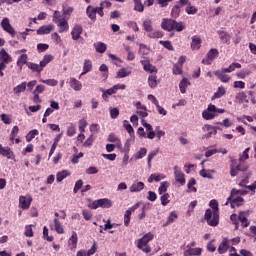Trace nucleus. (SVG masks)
I'll use <instances>...</instances> for the list:
<instances>
[{
    "label": "nucleus",
    "instance_id": "1",
    "mask_svg": "<svg viewBox=\"0 0 256 256\" xmlns=\"http://www.w3.org/2000/svg\"><path fill=\"white\" fill-rule=\"evenodd\" d=\"M153 239H155V235H153V233H146L142 238L137 240V248L143 253H151V246L149 245V242L153 241Z\"/></svg>",
    "mask_w": 256,
    "mask_h": 256
},
{
    "label": "nucleus",
    "instance_id": "2",
    "mask_svg": "<svg viewBox=\"0 0 256 256\" xmlns=\"http://www.w3.org/2000/svg\"><path fill=\"white\" fill-rule=\"evenodd\" d=\"M219 113H225V109H220L214 104H209L208 108L202 112V117L206 121H211L214 117H217Z\"/></svg>",
    "mask_w": 256,
    "mask_h": 256
},
{
    "label": "nucleus",
    "instance_id": "3",
    "mask_svg": "<svg viewBox=\"0 0 256 256\" xmlns=\"http://www.w3.org/2000/svg\"><path fill=\"white\" fill-rule=\"evenodd\" d=\"M204 219L210 227L219 225V213L212 211L210 208L206 209Z\"/></svg>",
    "mask_w": 256,
    "mask_h": 256
},
{
    "label": "nucleus",
    "instance_id": "4",
    "mask_svg": "<svg viewBox=\"0 0 256 256\" xmlns=\"http://www.w3.org/2000/svg\"><path fill=\"white\" fill-rule=\"evenodd\" d=\"M99 207L102 209H111V207H113V202L109 198H102L93 201L92 209H99Z\"/></svg>",
    "mask_w": 256,
    "mask_h": 256
},
{
    "label": "nucleus",
    "instance_id": "5",
    "mask_svg": "<svg viewBox=\"0 0 256 256\" xmlns=\"http://www.w3.org/2000/svg\"><path fill=\"white\" fill-rule=\"evenodd\" d=\"M217 57H219V50H217V48H212L207 52L206 58L202 60V63L203 65H211Z\"/></svg>",
    "mask_w": 256,
    "mask_h": 256
},
{
    "label": "nucleus",
    "instance_id": "6",
    "mask_svg": "<svg viewBox=\"0 0 256 256\" xmlns=\"http://www.w3.org/2000/svg\"><path fill=\"white\" fill-rule=\"evenodd\" d=\"M0 25L3 31L8 33L11 37H15V35H17V32L15 31V28H13V26L11 25L9 18H3Z\"/></svg>",
    "mask_w": 256,
    "mask_h": 256
},
{
    "label": "nucleus",
    "instance_id": "7",
    "mask_svg": "<svg viewBox=\"0 0 256 256\" xmlns=\"http://www.w3.org/2000/svg\"><path fill=\"white\" fill-rule=\"evenodd\" d=\"M179 3L185 7V13L187 15H197L199 12L196 6L191 5V0H179Z\"/></svg>",
    "mask_w": 256,
    "mask_h": 256
},
{
    "label": "nucleus",
    "instance_id": "8",
    "mask_svg": "<svg viewBox=\"0 0 256 256\" xmlns=\"http://www.w3.org/2000/svg\"><path fill=\"white\" fill-rule=\"evenodd\" d=\"M141 65L143 66L144 71L147 73H157V67L151 64L149 58L145 57L143 60L140 61Z\"/></svg>",
    "mask_w": 256,
    "mask_h": 256
},
{
    "label": "nucleus",
    "instance_id": "9",
    "mask_svg": "<svg viewBox=\"0 0 256 256\" xmlns=\"http://www.w3.org/2000/svg\"><path fill=\"white\" fill-rule=\"evenodd\" d=\"M243 201H245V199H243V197L241 196H238L234 199L231 197H228L225 205H229L230 203V207L232 209H235V207H241V205H243Z\"/></svg>",
    "mask_w": 256,
    "mask_h": 256
},
{
    "label": "nucleus",
    "instance_id": "10",
    "mask_svg": "<svg viewBox=\"0 0 256 256\" xmlns=\"http://www.w3.org/2000/svg\"><path fill=\"white\" fill-rule=\"evenodd\" d=\"M33 202V198L31 196H20L19 197V207L21 209H29L31 207V203Z\"/></svg>",
    "mask_w": 256,
    "mask_h": 256
},
{
    "label": "nucleus",
    "instance_id": "11",
    "mask_svg": "<svg viewBox=\"0 0 256 256\" xmlns=\"http://www.w3.org/2000/svg\"><path fill=\"white\" fill-rule=\"evenodd\" d=\"M174 177L176 183H180V185H185V174L181 171V168L178 166L174 167Z\"/></svg>",
    "mask_w": 256,
    "mask_h": 256
},
{
    "label": "nucleus",
    "instance_id": "12",
    "mask_svg": "<svg viewBox=\"0 0 256 256\" xmlns=\"http://www.w3.org/2000/svg\"><path fill=\"white\" fill-rule=\"evenodd\" d=\"M71 35L74 41L81 39V35H83V26H81V24H76L71 31Z\"/></svg>",
    "mask_w": 256,
    "mask_h": 256
},
{
    "label": "nucleus",
    "instance_id": "13",
    "mask_svg": "<svg viewBox=\"0 0 256 256\" xmlns=\"http://www.w3.org/2000/svg\"><path fill=\"white\" fill-rule=\"evenodd\" d=\"M174 25H175V20L169 19V18L162 19L161 27L164 31H168V32L173 31Z\"/></svg>",
    "mask_w": 256,
    "mask_h": 256
},
{
    "label": "nucleus",
    "instance_id": "14",
    "mask_svg": "<svg viewBox=\"0 0 256 256\" xmlns=\"http://www.w3.org/2000/svg\"><path fill=\"white\" fill-rule=\"evenodd\" d=\"M249 216V212L241 211L238 215V221H240L242 227H248L251 225V222H249V219L247 217Z\"/></svg>",
    "mask_w": 256,
    "mask_h": 256
},
{
    "label": "nucleus",
    "instance_id": "15",
    "mask_svg": "<svg viewBox=\"0 0 256 256\" xmlns=\"http://www.w3.org/2000/svg\"><path fill=\"white\" fill-rule=\"evenodd\" d=\"M0 155H2V157H6V159H15L13 150L9 147H3V145L0 146Z\"/></svg>",
    "mask_w": 256,
    "mask_h": 256
},
{
    "label": "nucleus",
    "instance_id": "16",
    "mask_svg": "<svg viewBox=\"0 0 256 256\" xmlns=\"http://www.w3.org/2000/svg\"><path fill=\"white\" fill-rule=\"evenodd\" d=\"M230 245H229V239L228 238H223L222 242L220 243L218 247V253L220 255H225L227 251H229Z\"/></svg>",
    "mask_w": 256,
    "mask_h": 256
},
{
    "label": "nucleus",
    "instance_id": "17",
    "mask_svg": "<svg viewBox=\"0 0 256 256\" xmlns=\"http://www.w3.org/2000/svg\"><path fill=\"white\" fill-rule=\"evenodd\" d=\"M214 75L222 82V83H229V81H231V76L225 74V72H223L222 70H216L214 72Z\"/></svg>",
    "mask_w": 256,
    "mask_h": 256
},
{
    "label": "nucleus",
    "instance_id": "18",
    "mask_svg": "<svg viewBox=\"0 0 256 256\" xmlns=\"http://www.w3.org/2000/svg\"><path fill=\"white\" fill-rule=\"evenodd\" d=\"M86 15L89 17V19H91V21H97V7L95 8L91 5H88L86 8Z\"/></svg>",
    "mask_w": 256,
    "mask_h": 256
},
{
    "label": "nucleus",
    "instance_id": "19",
    "mask_svg": "<svg viewBox=\"0 0 256 256\" xmlns=\"http://www.w3.org/2000/svg\"><path fill=\"white\" fill-rule=\"evenodd\" d=\"M95 253H97L96 242L93 243L91 249H89L88 251H85V250L78 251L76 256H91V255H95Z\"/></svg>",
    "mask_w": 256,
    "mask_h": 256
},
{
    "label": "nucleus",
    "instance_id": "20",
    "mask_svg": "<svg viewBox=\"0 0 256 256\" xmlns=\"http://www.w3.org/2000/svg\"><path fill=\"white\" fill-rule=\"evenodd\" d=\"M0 63H4L5 65H8V63H11L13 61V58H11V55L7 53L5 49L0 50Z\"/></svg>",
    "mask_w": 256,
    "mask_h": 256
},
{
    "label": "nucleus",
    "instance_id": "21",
    "mask_svg": "<svg viewBox=\"0 0 256 256\" xmlns=\"http://www.w3.org/2000/svg\"><path fill=\"white\" fill-rule=\"evenodd\" d=\"M145 189V183L135 181L131 186H130V193H139Z\"/></svg>",
    "mask_w": 256,
    "mask_h": 256
},
{
    "label": "nucleus",
    "instance_id": "22",
    "mask_svg": "<svg viewBox=\"0 0 256 256\" xmlns=\"http://www.w3.org/2000/svg\"><path fill=\"white\" fill-rule=\"evenodd\" d=\"M90 71H93V62H91V60H89V59H86V60H84L83 71L80 74L79 79H81V77H83V75H87V73H90Z\"/></svg>",
    "mask_w": 256,
    "mask_h": 256
},
{
    "label": "nucleus",
    "instance_id": "23",
    "mask_svg": "<svg viewBox=\"0 0 256 256\" xmlns=\"http://www.w3.org/2000/svg\"><path fill=\"white\" fill-rule=\"evenodd\" d=\"M79 241V238L77 236V232L73 231L71 237L68 240V247L73 250L77 249V243Z\"/></svg>",
    "mask_w": 256,
    "mask_h": 256
},
{
    "label": "nucleus",
    "instance_id": "24",
    "mask_svg": "<svg viewBox=\"0 0 256 256\" xmlns=\"http://www.w3.org/2000/svg\"><path fill=\"white\" fill-rule=\"evenodd\" d=\"M55 29L53 24L44 25L37 30V35H49Z\"/></svg>",
    "mask_w": 256,
    "mask_h": 256
},
{
    "label": "nucleus",
    "instance_id": "25",
    "mask_svg": "<svg viewBox=\"0 0 256 256\" xmlns=\"http://www.w3.org/2000/svg\"><path fill=\"white\" fill-rule=\"evenodd\" d=\"M181 7H184L179 3V0L176 2V4L171 9V17L173 19H177L179 15H181Z\"/></svg>",
    "mask_w": 256,
    "mask_h": 256
},
{
    "label": "nucleus",
    "instance_id": "26",
    "mask_svg": "<svg viewBox=\"0 0 256 256\" xmlns=\"http://www.w3.org/2000/svg\"><path fill=\"white\" fill-rule=\"evenodd\" d=\"M69 84L74 91H81L83 89V84L77 78H70Z\"/></svg>",
    "mask_w": 256,
    "mask_h": 256
},
{
    "label": "nucleus",
    "instance_id": "27",
    "mask_svg": "<svg viewBox=\"0 0 256 256\" xmlns=\"http://www.w3.org/2000/svg\"><path fill=\"white\" fill-rule=\"evenodd\" d=\"M201 43H202V40L200 36H197V35L193 36L192 42H191V49L193 51H195V49L199 51V49H201Z\"/></svg>",
    "mask_w": 256,
    "mask_h": 256
},
{
    "label": "nucleus",
    "instance_id": "28",
    "mask_svg": "<svg viewBox=\"0 0 256 256\" xmlns=\"http://www.w3.org/2000/svg\"><path fill=\"white\" fill-rule=\"evenodd\" d=\"M203 253V248H188L184 251V256H199Z\"/></svg>",
    "mask_w": 256,
    "mask_h": 256
},
{
    "label": "nucleus",
    "instance_id": "29",
    "mask_svg": "<svg viewBox=\"0 0 256 256\" xmlns=\"http://www.w3.org/2000/svg\"><path fill=\"white\" fill-rule=\"evenodd\" d=\"M57 27H59L58 33H65L69 31V22L66 19L56 23Z\"/></svg>",
    "mask_w": 256,
    "mask_h": 256
},
{
    "label": "nucleus",
    "instance_id": "30",
    "mask_svg": "<svg viewBox=\"0 0 256 256\" xmlns=\"http://www.w3.org/2000/svg\"><path fill=\"white\" fill-rule=\"evenodd\" d=\"M27 67L28 69H31L33 73H41V71H43V66L41 65V63L37 64L33 62H28Z\"/></svg>",
    "mask_w": 256,
    "mask_h": 256
},
{
    "label": "nucleus",
    "instance_id": "31",
    "mask_svg": "<svg viewBox=\"0 0 256 256\" xmlns=\"http://www.w3.org/2000/svg\"><path fill=\"white\" fill-rule=\"evenodd\" d=\"M236 100L239 101V103H242L243 105L249 104V99L247 98V94L243 91L236 94Z\"/></svg>",
    "mask_w": 256,
    "mask_h": 256
},
{
    "label": "nucleus",
    "instance_id": "32",
    "mask_svg": "<svg viewBox=\"0 0 256 256\" xmlns=\"http://www.w3.org/2000/svg\"><path fill=\"white\" fill-rule=\"evenodd\" d=\"M142 27L146 33H151L153 31V20L151 19H146L143 21Z\"/></svg>",
    "mask_w": 256,
    "mask_h": 256
},
{
    "label": "nucleus",
    "instance_id": "33",
    "mask_svg": "<svg viewBox=\"0 0 256 256\" xmlns=\"http://www.w3.org/2000/svg\"><path fill=\"white\" fill-rule=\"evenodd\" d=\"M189 85H191V82H189L187 78H183L179 83L180 93L182 94L187 93V87H189Z\"/></svg>",
    "mask_w": 256,
    "mask_h": 256
},
{
    "label": "nucleus",
    "instance_id": "34",
    "mask_svg": "<svg viewBox=\"0 0 256 256\" xmlns=\"http://www.w3.org/2000/svg\"><path fill=\"white\" fill-rule=\"evenodd\" d=\"M26 90L27 82H22L21 84L13 88L15 95H21V93H25Z\"/></svg>",
    "mask_w": 256,
    "mask_h": 256
},
{
    "label": "nucleus",
    "instance_id": "35",
    "mask_svg": "<svg viewBox=\"0 0 256 256\" xmlns=\"http://www.w3.org/2000/svg\"><path fill=\"white\" fill-rule=\"evenodd\" d=\"M225 93H227V90L225 89V87L223 86L218 87V90L214 93V95L211 98L212 101H215V99H221V97H223Z\"/></svg>",
    "mask_w": 256,
    "mask_h": 256
},
{
    "label": "nucleus",
    "instance_id": "36",
    "mask_svg": "<svg viewBox=\"0 0 256 256\" xmlns=\"http://www.w3.org/2000/svg\"><path fill=\"white\" fill-rule=\"evenodd\" d=\"M148 85L151 89H155L159 85V80H157V75L152 74L148 77Z\"/></svg>",
    "mask_w": 256,
    "mask_h": 256
},
{
    "label": "nucleus",
    "instance_id": "37",
    "mask_svg": "<svg viewBox=\"0 0 256 256\" xmlns=\"http://www.w3.org/2000/svg\"><path fill=\"white\" fill-rule=\"evenodd\" d=\"M54 226H55V231L58 233V235H63L65 233V228L63 227V224L57 219H54Z\"/></svg>",
    "mask_w": 256,
    "mask_h": 256
},
{
    "label": "nucleus",
    "instance_id": "38",
    "mask_svg": "<svg viewBox=\"0 0 256 256\" xmlns=\"http://www.w3.org/2000/svg\"><path fill=\"white\" fill-rule=\"evenodd\" d=\"M69 175H71V172H69L68 170H62L56 174V181L58 183H61V181H63V179H66V177H69Z\"/></svg>",
    "mask_w": 256,
    "mask_h": 256
},
{
    "label": "nucleus",
    "instance_id": "39",
    "mask_svg": "<svg viewBox=\"0 0 256 256\" xmlns=\"http://www.w3.org/2000/svg\"><path fill=\"white\" fill-rule=\"evenodd\" d=\"M218 35L222 41V43H229L231 41V34L225 31H218Z\"/></svg>",
    "mask_w": 256,
    "mask_h": 256
},
{
    "label": "nucleus",
    "instance_id": "40",
    "mask_svg": "<svg viewBox=\"0 0 256 256\" xmlns=\"http://www.w3.org/2000/svg\"><path fill=\"white\" fill-rule=\"evenodd\" d=\"M94 48L97 53H105V51H107V44L103 42H96L94 43Z\"/></svg>",
    "mask_w": 256,
    "mask_h": 256
},
{
    "label": "nucleus",
    "instance_id": "41",
    "mask_svg": "<svg viewBox=\"0 0 256 256\" xmlns=\"http://www.w3.org/2000/svg\"><path fill=\"white\" fill-rule=\"evenodd\" d=\"M162 179H165L164 174H151L148 178V183H153V181L159 182L162 181Z\"/></svg>",
    "mask_w": 256,
    "mask_h": 256
},
{
    "label": "nucleus",
    "instance_id": "42",
    "mask_svg": "<svg viewBox=\"0 0 256 256\" xmlns=\"http://www.w3.org/2000/svg\"><path fill=\"white\" fill-rule=\"evenodd\" d=\"M54 57L51 54L45 55L43 57V60L40 61V65L42 66V69H45V67H47V65H49V63H51V61H53Z\"/></svg>",
    "mask_w": 256,
    "mask_h": 256
},
{
    "label": "nucleus",
    "instance_id": "43",
    "mask_svg": "<svg viewBox=\"0 0 256 256\" xmlns=\"http://www.w3.org/2000/svg\"><path fill=\"white\" fill-rule=\"evenodd\" d=\"M195 185H197V180H195V178H191L188 181V190L187 193H197V188H195Z\"/></svg>",
    "mask_w": 256,
    "mask_h": 256
},
{
    "label": "nucleus",
    "instance_id": "44",
    "mask_svg": "<svg viewBox=\"0 0 256 256\" xmlns=\"http://www.w3.org/2000/svg\"><path fill=\"white\" fill-rule=\"evenodd\" d=\"M185 22L179 21L177 22L174 20V28L173 31H177L178 33H181V31H185Z\"/></svg>",
    "mask_w": 256,
    "mask_h": 256
},
{
    "label": "nucleus",
    "instance_id": "45",
    "mask_svg": "<svg viewBox=\"0 0 256 256\" xmlns=\"http://www.w3.org/2000/svg\"><path fill=\"white\" fill-rule=\"evenodd\" d=\"M212 173H216V171L215 170L202 169L200 171V176L203 177L204 179H213V174Z\"/></svg>",
    "mask_w": 256,
    "mask_h": 256
},
{
    "label": "nucleus",
    "instance_id": "46",
    "mask_svg": "<svg viewBox=\"0 0 256 256\" xmlns=\"http://www.w3.org/2000/svg\"><path fill=\"white\" fill-rule=\"evenodd\" d=\"M28 59L29 56H27V54H22L17 60V66L20 67V69H22L23 65H27Z\"/></svg>",
    "mask_w": 256,
    "mask_h": 256
},
{
    "label": "nucleus",
    "instance_id": "47",
    "mask_svg": "<svg viewBox=\"0 0 256 256\" xmlns=\"http://www.w3.org/2000/svg\"><path fill=\"white\" fill-rule=\"evenodd\" d=\"M234 69H241V64L233 62L228 68H223V73H233Z\"/></svg>",
    "mask_w": 256,
    "mask_h": 256
},
{
    "label": "nucleus",
    "instance_id": "48",
    "mask_svg": "<svg viewBox=\"0 0 256 256\" xmlns=\"http://www.w3.org/2000/svg\"><path fill=\"white\" fill-rule=\"evenodd\" d=\"M131 75V71H127L126 68H121L116 75L117 79H123L125 77H129Z\"/></svg>",
    "mask_w": 256,
    "mask_h": 256
},
{
    "label": "nucleus",
    "instance_id": "49",
    "mask_svg": "<svg viewBox=\"0 0 256 256\" xmlns=\"http://www.w3.org/2000/svg\"><path fill=\"white\" fill-rule=\"evenodd\" d=\"M134 5V11H138V13H143V11H145V6L141 0H134Z\"/></svg>",
    "mask_w": 256,
    "mask_h": 256
},
{
    "label": "nucleus",
    "instance_id": "50",
    "mask_svg": "<svg viewBox=\"0 0 256 256\" xmlns=\"http://www.w3.org/2000/svg\"><path fill=\"white\" fill-rule=\"evenodd\" d=\"M167 189H169V182L164 181L160 183V187L158 188L159 195H163V193H167Z\"/></svg>",
    "mask_w": 256,
    "mask_h": 256
},
{
    "label": "nucleus",
    "instance_id": "51",
    "mask_svg": "<svg viewBox=\"0 0 256 256\" xmlns=\"http://www.w3.org/2000/svg\"><path fill=\"white\" fill-rule=\"evenodd\" d=\"M123 127L126 129L127 133H129V135H135V130L133 129V126H131V124L127 120L123 121Z\"/></svg>",
    "mask_w": 256,
    "mask_h": 256
},
{
    "label": "nucleus",
    "instance_id": "52",
    "mask_svg": "<svg viewBox=\"0 0 256 256\" xmlns=\"http://www.w3.org/2000/svg\"><path fill=\"white\" fill-rule=\"evenodd\" d=\"M63 19H65V18H63V16L61 15V12H59V11H54V14H53V19H52V21H53V23H61V21H63Z\"/></svg>",
    "mask_w": 256,
    "mask_h": 256
},
{
    "label": "nucleus",
    "instance_id": "53",
    "mask_svg": "<svg viewBox=\"0 0 256 256\" xmlns=\"http://www.w3.org/2000/svg\"><path fill=\"white\" fill-rule=\"evenodd\" d=\"M39 135V131L37 129L31 130L27 135H26V141L31 142L33 139H35V136Z\"/></svg>",
    "mask_w": 256,
    "mask_h": 256
},
{
    "label": "nucleus",
    "instance_id": "54",
    "mask_svg": "<svg viewBox=\"0 0 256 256\" xmlns=\"http://www.w3.org/2000/svg\"><path fill=\"white\" fill-rule=\"evenodd\" d=\"M66 133L68 137H73L77 133V127L75 126V124H71L70 126H68Z\"/></svg>",
    "mask_w": 256,
    "mask_h": 256
},
{
    "label": "nucleus",
    "instance_id": "55",
    "mask_svg": "<svg viewBox=\"0 0 256 256\" xmlns=\"http://www.w3.org/2000/svg\"><path fill=\"white\" fill-rule=\"evenodd\" d=\"M209 205L211 207V211L214 213H219V202H217V200H211Z\"/></svg>",
    "mask_w": 256,
    "mask_h": 256
},
{
    "label": "nucleus",
    "instance_id": "56",
    "mask_svg": "<svg viewBox=\"0 0 256 256\" xmlns=\"http://www.w3.org/2000/svg\"><path fill=\"white\" fill-rule=\"evenodd\" d=\"M169 197V193H165L160 197L161 205H163V207H167V205H169Z\"/></svg>",
    "mask_w": 256,
    "mask_h": 256
},
{
    "label": "nucleus",
    "instance_id": "57",
    "mask_svg": "<svg viewBox=\"0 0 256 256\" xmlns=\"http://www.w3.org/2000/svg\"><path fill=\"white\" fill-rule=\"evenodd\" d=\"M174 75H182L183 74V66L181 64H174L172 69Z\"/></svg>",
    "mask_w": 256,
    "mask_h": 256
},
{
    "label": "nucleus",
    "instance_id": "58",
    "mask_svg": "<svg viewBox=\"0 0 256 256\" xmlns=\"http://www.w3.org/2000/svg\"><path fill=\"white\" fill-rule=\"evenodd\" d=\"M177 212L173 211L170 213L165 225H171V223H174V221L177 219Z\"/></svg>",
    "mask_w": 256,
    "mask_h": 256
},
{
    "label": "nucleus",
    "instance_id": "59",
    "mask_svg": "<svg viewBox=\"0 0 256 256\" xmlns=\"http://www.w3.org/2000/svg\"><path fill=\"white\" fill-rule=\"evenodd\" d=\"M82 215L85 221H91V219H93V212H91L90 210L84 209L82 211Z\"/></svg>",
    "mask_w": 256,
    "mask_h": 256
},
{
    "label": "nucleus",
    "instance_id": "60",
    "mask_svg": "<svg viewBox=\"0 0 256 256\" xmlns=\"http://www.w3.org/2000/svg\"><path fill=\"white\" fill-rule=\"evenodd\" d=\"M137 115H139L142 119L148 117L149 113H147V106H142L140 110H137Z\"/></svg>",
    "mask_w": 256,
    "mask_h": 256
},
{
    "label": "nucleus",
    "instance_id": "61",
    "mask_svg": "<svg viewBox=\"0 0 256 256\" xmlns=\"http://www.w3.org/2000/svg\"><path fill=\"white\" fill-rule=\"evenodd\" d=\"M163 31H155L152 32L150 34H148V37H150V39H161L163 37Z\"/></svg>",
    "mask_w": 256,
    "mask_h": 256
},
{
    "label": "nucleus",
    "instance_id": "62",
    "mask_svg": "<svg viewBox=\"0 0 256 256\" xmlns=\"http://www.w3.org/2000/svg\"><path fill=\"white\" fill-rule=\"evenodd\" d=\"M145 155H147V148H140V150L135 155V159H143Z\"/></svg>",
    "mask_w": 256,
    "mask_h": 256
},
{
    "label": "nucleus",
    "instance_id": "63",
    "mask_svg": "<svg viewBox=\"0 0 256 256\" xmlns=\"http://www.w3.org/2000/svg\"><path fill=\"white\" fill-rule=\"evenodd\" d=\"M95 141V136L91 134L86 141L83 144V147H91L93 145V142Z\"/></svg>",
    "mask_w": 256,
    "mask_h": 256
},
{
    "label": "nucleus",
    "instance_id": "64",
    "mask_svg": "<svg viewBox=\"0 0 256 256\" xmlns=\"http://www.w3.org/2000/svg\"><path fill=\"white\" fill-rule=\"evenodd\" d=\"M247 95H249L252 105H256V92L255 91H248Z\"/></svg>",
    "mask_w": 256,
    "mask_h": 256
}]
</instances>
